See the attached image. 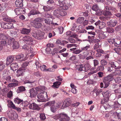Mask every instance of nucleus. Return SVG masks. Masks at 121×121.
I'll return each instance as SVG.
<instances>
[{
	"label": "nucleus",
	"mask_w": 121,
	"mask_h": 121,
	"mask_svg": "<svg viewBox=\"0 0 121 121\" xmlns=\"http://www.w3.org/2000/svg\"><path fill=\"white\" fill-rule=\"evenodd\" d=\"M81 49L82 51H83V58H85L87 60L91 58L94 59V57L89 55V51L91 49V47L89 44H87L85 46L82 47Z\"/></svg>",
	"instance_id": "obj_1"
},
{
	"label": "nucleus",
	"mask_w": 121,
	"mask_h": 121,
	"mask_svg": "<svg viewBox=\"0 0 121 121\" xmlns=\"http://www.w3.org/2000/svg\"><path fill=\"white\" fill-rule=\"evenodd\" d=\"M4 20L8 22V23H2L1 26L4 29H11L13 28V24L12 22H15L16 21L15 20L10 19L9 18H5L4 19Z\"/></svg>",
	"instance_id": "obj_2"
},
{
	"label": "nucleus",
	"mask_w": 121,
	"mask_h": 121,
	"mask_svg": "<svg viewBox=\"0 0 121 121\" xmlns=\"http://www.w3.org/2000/svg\"><path fill=\"white\" fill-rule=\"evenodd\" d=\"M114 79L113 75L112 74H110L103 78V81L104 83V88H107L110 84V82Z\"/></svg>",
	"instance_id": "obj_3"
},
{
	"label": "nucleus",
	"mask_w": 121,
	"mask_h": 121,
	"mask_svg": "<svg viewBox=\"0 0 121 121\" xmlns=\"http://www.w3.org/2000/svg\"><path fill=\"white\" fill-rule=\"evenodd\" d=\"M55 117L56 119H59L60 121H69V119L67 115L64 112L56 115Z\"/></svg>",
	"instance_id": "obj_4"
},
{
	"label": "nucleus",
	"mask_w": 121,
	"mask_h": 121,
	"mask_svg": "<svg viewBox=\"0 0 121 121\" xmlns=\"http://www.w3.org/2000/svg\"><path fill=\"white\" fill-rule=\"evenodd\" d=\"M8 43L9 45L13 46V48L14 49H17L19 47L18 42L15 40L14 38H10L8 40Z\"/></svg>",
	"instance_id": "obj_5"
},
{
	"label": "nucleus",
	"mask_w": 121,
	"mask_h": 121,
	"mask_svg": "<svg viewBox=\"0 0 121 121\" xmlns=\"http://www.w3.org/2000/svg\"><path fill=\"white\" fill-rule=\"evenodd\" d=\"M7 104L9 107L16 109L18 112H20L21 111V109L20 108L16 107L11 100H7Z\"/></svg>",
	"instance_id": "obj_6"
},
{
	"label": "nucleus",
	"mask_w": 121,
	"mask_h": 121,
	"mask_svg": "<svg viewBox=\"0 0 121 121\" xmlns=\"http://www.w3.org/2000/svg\"><path fill=\"white\" fill-rule=\"evenodd\" d=\"M32 35L36 39H41L43 38V33L41 31H38L33 33Z\"/></svg>",
	"instance_id": "obj_7"
},
{
	"label": "nucleus",
	"mask_w": 121,
	"mask_h": 121,
	"mask_svg": "<svg viewBox=\"0 0 121 121\" xmlns=\"http://www.w3.org/2000/svg\"><path fill=\"white\" fill-rule=\"evenodd\" d=\"M47 96V92L45 91H43L42 92L39 93L37 95V97L39 99H37V101L38 102H42V99L44 97Z\"/></svg>",
	"instance_id": "obj_8"
},
{
	"label": "nucleus",
	"mask_w": 121,
	"mask_h": 121,
	"mask_svg": "<svg viewBox=\"0 0 121 121\" xmlns=\"http://www.w3.org/2000/svg\"><path fill=\"white\" fill-rule=\"evenodd\" d=\"M95 25L97 28L102 29L106 26V24L104 22L99 21L95 23Z\"/></svg>",
	"instance_id": "obj_9"
},
{
	"label": "nucleus",
	"mask_w": 121,
	"mask_h": 121,
	"mask_svg": "<svg viewBox=\"0 0 121 121\" xmlns=\"http://www.w3.org/2000/svg\"><path fill=\"white\" fill-rule=\"evenodd\" d=\"M58 5L60 7L62 8V9L64 10H66L68 8V7L65 3V1H62L60 0L57 1Z\"/></svg>",
	"instance_id": "obj_10"
},
{
	"label": "nucleus",
	"mask_w": 121,
	"mask_h": 121,
	"mask_svg": "<svg viewBox=\"0 0 121 121\" xmlns=\"http://www.w3.org/2000/svg\"><path fill=\"white\" fill-rule=\"evenodd\" d=\"M22 40L25 43L28 44H32L33 40L32 38L29 36H26L24 37Z\"/></svg>",
	"instance_id": "obj_11"
},
{
	"label": "nucleus",
	"mask_w": 121,
	"mask_h": 121,
	"mask_svg": "<svg viewBox=\"0 0 121 121\" xmlns=\"http://www.w3.org/2000/svg\"><path fill=\"white\" fill-rule=\"evenodd\" d=\"M71 101L70 99L68 98L65 99L61 107V109H63L68 106L71 104Z\"/></svg>",
	"instance_id": "obj_12"
},
{
	"label": "nucleus",
	"mask_w": 121,
	"mask_h": 121,
	"mask_svg": "<svg viewBox=\"0 0 121 121\" xmlns=\"http://www.w3.org/2000/svg\"><path fill=\"white\" fill-rule=\"evenodd\" d=\"M105 9L107 10L103 12V14L105 16H108L111 14V12L113 10V8L108 6L105 7Z\"/></svg>",
	"instance_id": "obj_13"
},
{
	"label": "nucleus",
	"mask_w": 121,
	"mask_h": 121,
	"mask_svg": "<svg viewBox=\"0 0 121 121\" xmlns=\"http://www.w3.org/2000/svg\"><path fill=\"white\" fill-rule=\"evenodd\" d=\"M36 89L35 88H33L30 90L29 92L30 94V97L32 98H35L38 93Z\"/></svg>",
	"instance_id": "obj_14"
},
{
	"label": "nucleus",
	"mask_w": 121,
	"mask_h": 121,
	"mask_svg": "<svg viewBox=\"0 0 121 121\" xmlns=\"http://www.w3.org/2000/svg\"><path fill=\"white\" fill-rule=\"evenodd\" d=\"M14 57L13 56H9L6 59V65L8 66L12 63L14 60Z\"/></svg>",
	"instance_id": "obj_15"
},
{
	"label": "nucleus",
	"mask_w": 121,
	"mask_h": 121,
	"mask_svg": "<svg viewBox=\"0 0 121 121\" xmlns=\"http://www.w3.org/2000/svg\"><path fill=\"white\" fill-rule=\"evenodd\" d=\"M22 48L26 51H28V53L30 51L31 53L33 52V49L31 48L30 45H27L25 44L22 46Z\"/></svg>",
	"instance_id": "obj_16"
},
{
	"label": "nucleus",
	"mask_w": 121,
	"mask_h": 121,
	"mask_svg": "<svg viewBox=\"0 0 121 121\" xmlns=\"http://www.w3.org/2000/svg\"><path fill=\"white\" fill-rule=\"evenodd\" d=\"M121 104H120L117 102H112L111 103V105L110 106L112 108L114 109H117L120 107Z\"/></svg>",
	"instance_id": "obj_17"
},
{
	"label": "nucleus",
	"mask_w": 121,
	"mask_h": 121,
	"mask_svg": "<svg viewBox=\"0 0 121 121\" xmlns=\"http://www.w3.org/2000/svg\"><path fill=\"white\" fill-rule=\"evenodd\" d=\"M108 34L107 32H102L99 35V38L100 39H104L108 36Z\"/></svg>",
	"instance_id": "obj_18"
},
{
	"label": "nucleus",
	"mask_w": 121,
	"mask_h": 121,
	"mask_svg": "<svg viewBox=\"0 0 121 121\" xmlns=\"http://www.w3.org/2000/svg\"><path fill=\"white\" fill-rule=\"evenodd\" d=\"M31 30L30 29L25 28H22L21 30V33L23 34L28 35L30 32Z\"/></svg>",
	"instance_id": "obj_19"
},
{
	"label": "nucleus",
	"mask_w": 121,
	"mask_h": 121,
	"mask_svg": "<svg viewBox=\"0 0 121 121\" xmlns=\"http://www.w3.org/2000/svg\"><path fill=\"white\" fill-rule=\"evenodd\" d=\"M10 67L11 70L13 71H15L18 69V66L16 63H13L10 65Z\"/></svg>",
	"instance_id": "obj_20"
},
{
	"label": "nucleus",
	"mask_w": 121,
	"mask_h": 121,
	"mask_svg": "<svg viewBox=\"0 0 121 121\" xmlns=\"http://www.w3.org/2000/svg\"><path fill=\"white\" fill-rule=\"evenodd\" d=\"M24 56L22 54H21L15 57L16 59L17 60H19L20 61H22V60H25L26 59H24Z\"/></svg>",
	"instance_id": "obj_21"
},
{
	"label": "nucleus",
	"mask_w": 121,
	"mask_h": 121,
	"mask_svg": "<svg viewBox=\"0 0 121 121\" xmlns=\"http://www.w3.org/2000/svg\"><path fill=\"white\" fill-rule=\"evenodd\" d=\"M26 71L25 70L22 68H20L17 71V73H18V76H22L24 74V73Z\"/></svg>",
	"instance_id": "obj_22"
},
{
	"label": "nucleus",
	"mask_w": 121,
	"mask_h": 121,
	"mask_svg": "<svg viewBox=\"0 0 121 121\" xmlns=\"http://www.w3.org/2000/svg\"><path fill=\"white\" fill-rule=\"evenodd\" d=\"M22 0H17L15 2V4L17 7H22L23 6Z\"/></svg>",
	"instance_id": "obj_23"
},
{
	"label": "nucleus",
	"mask_w": 121,
	"mask_h": 121,
	"mask_svg": "<svg viewBox=\"0 0 121 121\" xmlns=\"http://www.w3.org/2000/svg\"><path fill=\"white\" fill-rule=\"evenodd\" d=\"M29 64L28 62H25L22 64V68L25 70L26 71H27L28 70V66Z\"/></svg>",
	"instance_id": "obj_24"
},
{
	"label": "nucleus",
	"mask_w": 121,
	"mask_h": 121,
	"mask_svg": "<svg viewBox=\"0 0 121 121\" xmlns=\"http://www.w3.org/2000/svg\"><path fill=\"white\" fill-rule=\"evenodd\" d=\"M110 113L111 114L113 113L112 116H113L115 117H115L117 116L118 119H121V113L119 112L118 113L117 112H114L113 113L112 112V111H110Z\"/></svg>",
	"instance_id": "obj_25"
},
{
	"label": "nucleus",
	"mask_w": 121,
	"mask_h": 121,
	"mask_svg": "<svg viewBox=\"0 0 121 121\" xmlns=\"http://www.w3.org/2000/svg\"><path fill=\"white\" fill-rule=\"evenodd\" d=\"M76 70L79 71H84L85 68L84 65H77L76 66Z\"/></svg>",
	"instance_id": "obj_26"
},
{
	"label": "nucleus",
	"mask_w": 121,
	"mask_h": 121,
	"mask_svg": "<svg viewBox=\"0 0 121 121\" xmlns=\"http://www.w3.org/2000/svg\"><path fill=\"white\" fill-rule=\"evenodd\" d=\"M37 91L42 92L46 89L45 87L44 86H40L35 88Z\"/></svg>",
	"instance_id": "obj_27"
},
{
	"label": "nucleus",
	"mask_w": 121,
	"mask_h": 121,
	"mask_svg": "<svg viewBox=\"0 0 121 121\" xmlns=\"http://www.w3.org/2000/svg\"><path fill=\"white\" fill-rule=\"evenodd\" d=\"M39 13H40L39 11L35 10H33L31 11L28 13V16H30L31 15H34Z\"/></svg>",
	"instance_id": "obj_28"
},
{
	"label": "nucleus",
	"mask_w": 121,
	"mask_h": 121,
	"mask_svg": "<svg viewBox=\"0 0 121 121\" xmlns=\"http://www.w3.org/2000/svg\"><path fill=\"white\" fill-rule=\"evenodd\" d=\"M100 48L101 46L99 45V43H97L95 44L94 47V49H96L97 52H101V50H100Z\"/></svg>",
	"instance_id": "obj_29"
},
{
	"label": "nucleus",
	"mask_w": 121,
	"mask_h": 121,
	"mask_svg": "<svg viewBox=\"0 0 121 121\" xmlns=\"http://www.w3.org/2000/svg\"><path fill=\"white\" fill-rule=\"evenodd\" d=\"M109 63L110 65V67L113 68L116 67L118 64V63L116 61L109 62Z\"/></svg>",
	"instance_id": "obj_30"
},
{
	"label": "nucleus",
	"mask_w": 121,
	"mask_h": 121,
	"mask_svg": "<svg viewBox=\"0 0 121 121\" xmlns=\"http://www.w3.org/2000/svg\"><path fill=\"white\" fill-rule=\"evenodd\" d=\"M84 19V18L83 17H80L77 20L76 22L78 24H80L83 22Z\"/></svg>",
	"instance_id": "obj_31"
},
{
	"label": "nucleus",
	"mask_w": 121,
	"mask_h": 121,
	"mask_svg": "<svg viewBox=\"0 0 121 121\" xmlns=\"http://www.w3.org/2000/svg\"><path fill=\"white\" fill-rule=\"evenodd\" d=\"M44 21L45 23L47 24L51 25L52 23V21H53V20L51 18H48L45 19Z\"/></svg>",
	"instance_id": "obj_32"
},
{
	"label": "nucleus",
	"mask_w": 121,
	"mask_h": 121,
	"mask_svg": "<svg viewBox=\"0 0 121 121\" xmlns=\"http://www.w3.org/2000/svg\"><path fill=\"white\" fill-rule=\"evenodd\" d=\"M102 94L103 97H109V96L110 95V93L108 91H106L103 92Z\"/></svg>",
	"instance_id": "obj_33"
},
{
	"label": "nucleus",
	"mask_w": 121,
	"mask_h": 121,
	"mask_svg": "<svg viewBox=\"0 0 121 121\" xmlns=\"http://www.w3.org/2000/svg\"><path fill=\"white\" fill-rule=\"evenodd\" d=\"M61 84V82H60L57 81L53 83V84L52 86L54 88H58L59 86Z\"/></svg>",
	"instance_id": "obj_34"
},
{
	"label": "nucleus",
	"mask_w": 121,
	"mask_h": 121,
	"mask_svg": "<svg viewBox=\"0 0 121 121\" xmlns=\"http://www.w3.org/2000/svg\"><path fill=\"white\" fill-rule=\"evenodd\" d=\"M10 35L11 36L14 37H16L18 35L17 32L14 30L10 31Z\"/></svg>",
	"instance_id": "obj_35"
},
{
	"label": "nucleus",
	"mask_w": 121,
	"mask_h": 121,
	"mask_svg": "<svg viewBox=\"0 0 121 121\" xmlns=\"http://www.w3.org/2000/svg\"><path fill=\"white\" fill-rule=\"evenodd\" d=\"M14 101L15 103L19 104L22 103L23 100L18 98H17L14 99Z\"/></svg>",
	"instance_id": "obj_36"
},
{
	"label": "nucleus",
	"mask_w": 121,
	"mask_h": 121,
	"mask_svg": "<svg viewBox=\"0 0 121 121\" xmlns=\"http://www.w3.org/2000/svg\"><path fill=\"white\" fill-rule=\"evenodd\" d=\"M5 64L3 62H0V72L4 68Z\"/></svg>",
	"instance_id": "obj_37"
},
{
	"label": "nucleus",
	"mask_w": 121,
	"mask_h": 121,
	"mask_svg": "<svg viewBox=\"0 0 121 121\" xmlns=\"http://www.w3.org/2000/svg\"><path fill=\"white\" fill-rule=\"evenodd\" d=\"M34 24V26L36 28H39L42 26V24L40 23L39 22H37L35 23H33Z\"/></svg>",
	"instance_id": "obj_38"
},
{
	"label": "nucleus",
	"mask_w": 121,
	"mask_h": 121,
	"mask_svg": "<svg viewBox=\"0 0 121 121\" xmlns=\"http://www.w3.org/2000/svg\"><path fill=\"white\" fill-rule=\"evenodd\" d=\"M84 66L85 68V70L86 71H87L91 68V66L90 64L87 63H86L84 65Z\"/></svg>",
	"instance_id": "obj_39"
},
{
	"label": "nucleus",
	"mask_w": 121,
	"mask_h": 121,
	"mask_svg": "<svg viewBox=\"0 0 121 121\" xmlns=\"http://www.w3.org/2000/svg\"><path fill=\"white\" fill-rule=\"evenodd\" d=\"M111 26L110 27H113L115 26L117 24V21L116 20L112 19L111 20Z\"/></svg>",
	"instance_id": "obj_40"
},
{
	"label": "nucleus",
	"mask_w": 121,
	"mask_h": 121,
	"mask_svg": "<svg viewBox=\"0 0 121 121\" xmlns=\"http://www.w3.org/2000/svg\"><path fill=\"white\" fill-rule=\"evenodd\" d=\"M25 90V87L23 86H20L18 87V89L17 90V93H19L20 92H22Z\"/></svg>",
	"instance_id": "obj_41"
},
{
	"label": "nucleus",
	"mask_w": 121,
	"mask_h": 121,
	"mask_svg": "<svg viewBox=\"0 0 121 121\" xmlns=\"http://www.w3.org/2000/svg\"><path fill=\"white\" fill-rule=\"evenodd\" d=\"M60 12V9H56L53 12V14L57 17H59V14Z\"/></svg>",
	"instance_id": "obj_42"
},
{
	"label": "nucleus",
	"mask_w": 121,
	"mask_h": 121,
	"mask_svg": "<svg viewBox=\"0 0 121 121\" xmlns=\"http://www.w3.org/2000/svg\"><path fill=\"white\" fill-rule=\"evenodd\" d=\"M8 37L5 35L4 34H0V39L6 40L7 39Z\"/></svg>",
	"instance_id": "obj_43"
},
{
	"label": "nucleus",
	"mask_w": 121,
	"mask_h": 121,
	"mask_svg": "<svg viewBox=\"0 0 121 121\" xmlns=\"http://www.w3.org/2000/svg\"><path fill=\"white\" fill-rule=\"evenodd\" d=\"M114 45L117 47H121V42L120 40H118L116 42H115Z\"/></svg>",
	"instance_id": "obj_44"
},
{
	"label": "nucleus",
	"mask_w": 121,
	"mask_h": 121,
	"mask_svg": "<svg viewBox=\"0 0 121 121\" xmlns=\"http://www.w3.org/2000/svg\"><path fill=\"white\" fill-rule=\"evenodd\" d=\"M33 53H31L30 51H29V54H30V53L31 54V55H29L28 54L26 55V56L25 57V59H27V58L30 56V59L32 58L34 56V54L33 53Z\"/></svg>",
	"instance_id": "obj_45"
},
{
	"label": "nucleus",
	"mask_w": 121,
	"mask_h": 121,
	"mask_svg": "<svg viewBox=\"0 0 121 121\" xmlns=\"http://www.w3.org/2000/svg\"><path fill=\"white\" fill-rule=\"evenodd\" d=\"M96 70L98 71H102L104 70V66L101 65L98 67Z\"/></svg>",
	"instance_id": "obj_46"
},
{
	"label": "nucleus",
	"mask_w": 121,
	"mask_h": 121,
	"mask_svg": "<svg viewBox=\"0 0 121 121\" xmlns=\"http://www.w3.org/2000/svg\"><path fill=\"white\" fill-rule=\"evenodd\" d=\"M60 12L59 14V17L60 16H64L66 15V13L65 11H62V10H60Z\"/></svg>",
	"instance_id": "obj_47"
},
{
	"label": "nucleus",
	"mask_w": 121,
	"mask_h": 121,
	"mask_svg": "<svg viewBox=\"0 0 121 121\" xmlns=\"http://www.w3.org/2000/svg\"><path fill=\"white\" fill-rule=\"evenodd\" d=\"M99 9L98 5L96 4L93 5L92 8V9L96 12Z\"/></svg>",
	"instance_id": "obj_48"
},
{
	"label": "nucleus",
	"mask_w": 121,
	"mask_h": 121,
	"mask_svg": "<svg viewBox=\"0 0 121 121\" xmlns=\"http://www.w3.org/2000/svg\"><path fill=\"white\" fill-rule=\"evenodd\" d=\"M40 119L42 121L44 120L46 118L45 114L43 113H41L40 114Z\"/></svg>",
	"instance_id": "obj_49"
},
{
	"label": "nucleus",
	"mask_w": 121,
	"mask_h": 121,
	"mask_svg": "<svg viewBox=\"0 0 121 121\" xmlns=\"http://www.w3.org/2000/svg\"><path fill=\"white\" fill-rule=\"evenodd\" d=\"M55 103V101H49L47 102L46 105L49 106H53Z\"/></svg>",
	"instance_id": "obj_50"
},
{
	"label": "nucleus",
	"mask_w": 121,
	"mask_h": 121,
	"mask_svg": "<svg viewBox=\"0 0 121 121\" xmlns=\"http://www.w3.org/2000/svg\"><path fill=\"white\" fill-rule=\"evenodd\" d=\"M108 42L110 44L114 45L115 43V39H109L108 40Z\"/></svg>",
	"instance_id": "obj_51"
},
{
	"label": "nucleus",
	"mask_w": 121,
	"mask_h": 121,
	"mask_svg": "<svg viewBox=\"0 0 121 121\" xmlns=\"http://www.w3.org/2000/svg\"><path fill=\"white\" fill-rule=\"evenodd\" d=\"M106 29L107 30V32L108 33H112L114 31V30L113 28H107Z\"/></svg>",
	"instance_id": "obj_52"
},
{
	"label": "nucleus",
	"mask_w": 121,
	"mask_h": 121,
	"mask_svg": "<svg viewBox=\"0 0 121 121\" xmlns=\"http://www.w3.org/2000/svg\"><path fill=\"white\" fill-rule=\"evenodd\" d=\"M101 65L104 66H105L107 64V62L106 61L104 60H101L100 61Z\"/></svg>",
	"instance_id": "obj_53"
},
{
	"label": "nucleus",
	"mask_w": 121,
	"mask_h": 121,
	"mask_svg": "<svg viewBox=\"0 0 121 121\" xmlns=\"http://www.w3.org/2000/svg\"><path fill=\"white\" fill-rule=\"evenodd\" d=\"M114 50L115 52L118 54H120V53L121 48H114Z\"/></svg>",
	"instance_id": "obj_54"
},
{
	"label": "nucleus",
	"mask_w": 121,
	"mask_h": 121,
	"mask_svg": "<svg viewBox=\"0 0 121 121\" xmlns=\"http://www.w3.org/2000/svg\"><path fill=\"white\" fill-rule=\"evenodd\" d=\"M43 9H44V11L46 12L49 11L50 9L48 6H43Z\"/></svg>",
	"instance_id": "obj_55"
},
{
	"label": "nucleus",
	"mask_w": 121,
	"mask_h": 121,
	"mask_svg": "<svg viewBox=\"0 0 121 121\" xmlns=\"http://www.w3.org/2000/svg\"><path fill=\"white\" fill-rule=\"evenodd\" d=\"M116 82L118 84L121 82V78L120 77H117L115 79Z\"/></svg>",
	"instance_id": "obj_56"
},
{
	"label": "nucleus",
	"mask_w": 121,
	"mask_h": 121,
	"mask_svg": "<svg viewBox=\"0 0 121 121\" xmlns=\"http://www.w3.org/2000/svg\"><path fill=\"white\" fill-rule=\"evenodd\" d=\"M99 18L101 20L105 22L107 20H108L109 18L106 17H101Z\"/></svg>",
	"instance_id": "obj_57"
},
{
	"label": "nucleus",
	"mask_w": 121,
	"mask_h": 121,
	"mask_svg": "<svg viewBox=\"0 0 121 121\" xmlns=\"http://www.w3.org/2000/svg\"><path fill=\"white\" fill-rule=\"evenodd\" d=\"M13 92L11 91H10L7 93V96L8 98H11L12 97Z\"/></svg>",
	"instance_id": "obj_58"
},
{
	"label": "nucleus",
	"mask_w": 121,
	"mask_h": 121,
	"mask_svg": "<svg viewBox=\"0 0 121 121\" xmlns=\"http://www.w3.org/2000/svg\"><path fill=\"white\" fill-rule=\"evenodd\" d=\"M34 106L33 110H39L40 109L38 105L35 103H34Z\"/></svg>",
	"instance_id": "obj_59"
},
{
	"label": "nucleus",
	"mask_w": 121,
	"mask_h": 121,
	"mask_svg": "<svg viewBox=\"0 0 121 121\" xmlns=\"http://www.w3.org/2000/svg\"><path fill=\"white\" fill-rule=\"evenodd\" d=\"M46 66L44 65H42L40 66V69L41 70L43 71H46Z\"/></svg>",
	"instance_id": "obj_60"
},
{
	"label": "nucleus",
	"mask_w": 121,
	"mask_h": 121,
	"mask_svg": "<svg viewBox=\"0 0 121 121\" xmlns=\"http://www.w3.org/2000/svg\"><path fill=\"white\" fill-rule=\"evenodd\" d=\"M57 109L55 106H52L51 107V111L53 112H55L56 111V109Z\"/></svg>",
	"instance_id": "obj_61"
},
{
	"label": "nucleus",
	"mask_w": 121,
	"mask_h": 121,
	"mask_svg": "<svg viewBox=\"0 0 121 121\" xmlns=\"http://www.w3.org/2000/svg\"><path fill=\"white\" fill-rule=\"evenodd\" d=\"M82 52V51L81 49H77L75 50V51H74V52H73V53L75 54H78Z\"/></svg>",
	"instance_id": "obj_62"
},
{
	"label": "nucleus",
	"mask_w": 121,
	"mask_h": 121,
	"mask_svg": "<svg viewBox=\"0 0 121 121\" xmlns=\"http://www.w3.org/2000/svg\"><path fill=\"white\" fill-rule=\"evenodd\" d=\"M18 83H9L8 84V86L9 87H12L14 86H17L18 85Z\"/></svg>",
	"instance_id": "obj_63"
},
{
	"label": "nucleus",
	"mask_w": 121,
	"mask_h": 121,
	"mask_svg": "<svg viewBox=\"0 0 121 121\" xmlns=\"http://www.w3.org/2000/svg\"><path fill=\"white\" fill-rule=\"evenodd\" d=\"M115 30L117 31H119L121 30V25H119L117 26L115 29Z\"/></svg>",
	"instance_id": "obj_64"
}]
</instances>
